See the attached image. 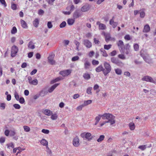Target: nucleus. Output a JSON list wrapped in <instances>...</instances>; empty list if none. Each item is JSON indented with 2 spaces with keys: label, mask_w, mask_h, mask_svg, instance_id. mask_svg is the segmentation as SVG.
Returning a JSON list of instances; mask_svg holds the SVG:
<instances>
[{
  "label": "nucleus",
  "mask_w": 156,
  "mask_h": 156,
  "mask_svg": "<svg viewBox=\"0 0 156 156\" xmlns=\"http://www.w3.org/2000/svg\"><path fill=\"white\" fill-rule=\"evenodd\" d=\"M71 70L67 69L65 70L61 71L60 72L59 74L63 76H66L69 75L71 73Z\"/></svg>",
  "instance_id": "obj_11"
},
{
  "label": "nucleus",
  "mask_w": 156,
  "mask_h": 156,
  "mask_svg": "<svg viewBox=\"0 0 156 156\" xmlns=\"http://www.w3.org/2000/svg\"><path fill=\"white\" fill-rule=\"evenodd\" d=\"M96 24L98 25V28L100 30H105L106 28L105 24L100 23L99 21L97 22Z\"/></svg>",
  "instance_id": "obj_14"
},
{
  "label": "nucleus",
  "mask_w": 156,
  "mask_h": 156,
  "mask_svg": "<svg viewBox=\"0 0 156 156\" xmlns=\"http://www.w3.org/2000/svg\"><path fill=\"white\" fill-rule=\"evenodd\" d=\"M47 93L44 90H42L41 91L40 93V95L41 96H44Z\"/></svg>",
  "instance_id": "obj_50"
},
{
  "label": "nucleus",
  "mask_w": 156,
  "mask_h": 156,
  "mask_svg": "<svg viewBox=\"0 0 156 156\" xmlns=\"http://www.w3.org/2000/svg\"><path fill=\"white\" fill-rule=\"evenodd\" d=\"M61 78H60L59 77H57V78H56L55 79L51 80V81L50 83L51 84H53L55 83L56 82L59 81V80H61Z\"/></svg>",
  "instance_id": "obj_29"
},
{
  "label": "nucleus",
  "mask_w": 156,
  "mask_h": 156,
  "mask_svg": "<svg viewBox=\"0 0 156 156\" xmlns=\"http://www.w3.org/2000/svg\"><path fill=\"white\" fill-rule=\"evenodd\" d=\"M117 44L119 48V50L120 51L122 50L123 48L125 46L123 41L121 40H119Z\"/></svg>",
  "instance_id": "obj_16"
},
{
  "label": "nucleus",
  "mask_w": 156,
  "mask_h": 156,
  "mask_svg": "<svg viewBox=\"0 0 156 156\" xmlns=\"http://www.w3.org/2000/svg\"><path fill=\"white\" fill-rule=\"evenodd\" d=\"M150 27L148 24H146L144 27L143 32L144 33H147L150 31Z\"/></svg>",
  "instance_id": "obj_19"
},
{
  "label": "nucleus",
  "mask_w": 156,
  "mask_h": 156,
  "mask_svg": "<svg viewBox=\"0 0 156 156\" xmlns=\"http://www.w3.org/2000/svg\"><path fill=\"white\" fill-rule=\"evenodd\" d=\"M118 57L122 59H125L126 58L124 56V54L123 53L122 54H119L118 55Z\"/></svg>",
  "instance_id": "obj_57"
},
{
  "label": "nucleus",
  "mask_w": 156,
  "mask_h": 156,
  "mask_svg": "<svg viewBox=\"0 0 156 156\" xmlns=\"http://www.w3.org/2000/svg\"><path fill=\"white\" fill-rule=\"evenodd\" d=\"M83 44L87 48H90L92 46L91 42L87 39H85L83 42Z\"/></svg>",
  "instance_id": "obj_10"
},
{
  "label": "nucleus",
  "mask_w": 156,
  "mask_h": 156,
  "mask_svg": "<svg viewBox=\"0 0 156 156\" xmlns=\"http://www.w3.org/2000/svg\"><path fill=\"white\" fill-rule=\"evenodd\" d=\"M81 136L83 138H85L89 141L92 140L95 137V136H92L91 134L88 132H84L81 134Z\"/></svg>",
  "instance_id": "obj_3"
},
{
  "label": "nucleus",
  "mask_w": 156,
  "mask_h": 156,
  "mask_svg": "<svg viewBox=\"0 0 156 156\" xmlns=\"http://www.w3.org/2000/svg\"><path fill=\"white\" fill-rule=\"evenodd\" d=\"M104 66L105 68L104 69L103 74L106 76L111 72V67L109 63L106 62L104 63Z\"/></svg>",
  "instance_id": "obj_2"
},
{
  "label": "nucleus",
  "mask_w": 156,
  "mask_h": 156,
  "mask_svg": "<svg viewBox=\"0 0 156 156\" xmlns=\"http://www.w3.org/2000/svg\"><path fill=\"white\" fill-rule=\"evenodd\" d=\"M38 83L37 80V79H35L30 82V84L31 85H37L38 84Z\"/></svg>",
  "instance_id": "obj_31"
},
{
  "label": "nucleus",
  "mask_w": 156,
  "mask_h": 156,
  "mask_svg": "<svg viewBox=\"0 0 156 156\" xmlns=\"http://www.w3.org/2000/svg\"><path fill=\"white\" fill-rule=\"evenodd\" d=\"M7 146V148L10 149V147L13 148H14V145L13 143H10L7 144L6 145Z\"/></svg>",
  "instance_id": "obj_46"
},
{
  "label": "nucleus",
  "mask_w": 156,
  "mask_h": 156,
  "mask_svg": "<svg viewBox=\"0 0 156 156\" xmlns=\"http://www.w3.org/2000/svg\"><path fill=\"white\" fill-rule=\"evenodd\" d=\"M59 83H55L52 85L48 90L49 93H51L54 89L59 85Z\"/></svg>",
  "instance_id": "obj_18"
},
{
  "label": "nucleus",
  "mask_w": 156,
  "mask_h": 156,
  "mask_svg": "<svg viewBox=\"0 0 156 156\" xmlns=\"http://www.w3.org/2000/svg\"><path fill=\"white\" fill-rule=\"evenodd\" d=\"M18 47L16 46H13L12 47L11 52V56L13 57H14L16 54L18 52Z\"/></svg>",
  "instance_id": "obj_8"
},
{
  "label": "nucleus",
  "mask_w": 156,
  "mask_h": 156,
  "mask_svg": "<svg viewBox=\"0 0 156 156\" xmlns=\"http://www.w3.org/2000/svg\"><path fill=\"white\" fill-rule=\"evenodd\" d=\"M85 63H84V68L85 69H89L91 66L90 62L86 58L85 60Z\"/></svg>",
  "instance_id": "obj_15"
},
{
  "label": "nucleus",
  "mask_w": 156,
  "mask_h": 156,
  "mask_svg": "<svg viewBox=\"0 0 156 156\" xmlns=\"http://www.w3.org/2000/svg\"><path fill=\"white\" fill-rule=\"evenodd\" d=\"M112 46L111 44L106 45L105 44L104 45V48L105 49L108 50L111 48Z\"/></svg>",
  "instance_id": "obj_43"
},
{
  "label": "nucleus",
  "mask_w": 156,
  "mask_h": 156,
  "mask_svg": "<svg viewBox=\"0 0 156 156\" xmlns=\"http://www.w3.org/2000/svg\"><path fill=\"white\" fill-rule=\"evenodd\" d=\"M0 2L2 4L4 5L5 7L7 6V4L6 3L5 0H0Z\"/></svg>",
  "instance_id": "obj_61"
},
{
  "label": "nucleus",
  "mask_w": 156,
  "mask_h": 156,
  "mask_svg": "<svg viewBox=\"0 0 156 156\" xmlns=\"http://www.w3.org/2000/svg\"><path fill=\"white\" fill-rule=\"evenodd\" d=\"M105 137V136L104 135H100L99 138L97 140V141L98 142H101L104 140Z\"/></svg>",
  "instance_id": "obj_34"
},
{
  "label": "nucleus",
  "mask_w": 156,
  "mask_h": 156,
  "mask_svg": "<svg viewBox=\"0 0 156 156\" xmlns=\"http://www.w3.org/2000/svg\"><path fill=\"white\" fill-rule=\"evenodd\" d=\"M82 15L81 11L79 9L76 10L73 14V17L74 19L79 18Z\"/></svg>",
  "instance_id": "obj_9"
},
{
  "label": "nucleus",
  "mask_w": 156,
  "mask_h": 156,
  "mask_svg": "<svg viewBox=\"0 0 156 156\" xmlns=\"http://www.w3.org/2000/svg\"><path fill=\"white\" fill-rule=\"evenodd\" d=\"M5 141V138L4 137H2L0 138V143H3Z\"/></svg>",
  "instance_id": "obj_62"
},
{
  "label": "nucleus",
  "mask_w": 156,
  "mask_h": 156,
  "mask_svg": "<svg viewBox=\"0 0 156 156\" xmlns=\"http://www.w3.org/2000/svg\"><path fill=\"white\" fill-rule=\"evenodd\" d=\"M20 22L22 25V27L24 28H27L28 27L26 22L23 20H21Z\"/></svg>",
  "instance_id": "obj_28"
},
{
  "label": "nucleus",
  "mask_w": 156,
  "mask_h": 156,
  "mask_svg": "<svg viewBox=\"0 0 156 156\" xmlns=\"http://www.w3.org/2000/svg\"><path fill=\"white\" fill-rule=\"evenodd\" d=\"M111 60L112 63L118 66H121L123 64L122 62L121 61L115 58L112 57L111 58Z\"/></svg>",
  "instance_id": "obj_7"
},
{
  "label": "nucleus",
  "mask_w": 156,
  "mask_h": 156,
  "mask_svg": "<svg viewBox=\"0 0 156 156\" xmlns=\"http://www.w3.org/2000/svg\"><path fill=\"white\" fill-rule=\"evenodd\" d=\"M83 77L84 79L86 80H88L90 78V75L87 73H84L83 75Z\"/></svg>",
  "instance_id": "obj_25"
},
{
  "label": "nucleus",
  "mask_w": 156,
  "mask_h": 156,
  "mask_svg": "<svg viewBox=\"0 0 156 156\" xmlns=\"http://www.w3.org/2000/svg\"><path fill=\"white\" fill-rule=\"evenodd\" d=\"M17 32V30L16 27H13L11 30V33L12 34H15Z\"/></svg>",
  "instance_id": "obj_36"
},
{
  "label": "nucleus",
  "mask_w": 156,
  "mask_h": 156,
  "mask_svg": "<svg viewBox=\"0 0 156 156\" xmlns=\"http://www.w3.org/2000/svg\"><path fill=\"white\" fill-rule=\"evenodd\" d=\"M140 17L141 18H144L145 16V12L143 11L140 12Z\"/></svg>",
  "instance_id": "obj_47"
},
{
  "label": "nucleus",
  "mask_w": 156,
  "mask_h": 156,
  "mask_svg": "<svg viewBox=\"0 0 156 156\" xmlns=\"http://www.w3.org/2000/svg\"><path fill=\"white\" fill-rule=\"evenodd\" d=\"M130 45L129 43L126 44L125 46L123 48L122 50H120V51L122 53L126 55H128L130 53Z\"/></svg>",
  "instance_id": "obj_4"
},
{
  "label": "nucleus",
  "mask_w": 156,
  "mask_h": 156,
  "mask_svg": "<svg viewBox=\"0 0 156 156\" xmlns=\"http://www.w3.org/2000/svg\"><path fill=\"white\" fill-rule=\"evenodd\" d=\"M100 51L102 53V56L104 57H107L108 56L106 51L103 48H101L100 49Z\"/></svg>",
  "instance_id": "obj_24"
},
{
  "label": "nucleus",
  "mask_w": 156,
  "mask_h": 156,
  "mask_svg": "<svg viewBox=\"0 0 156 156\" xmlns=\"http://www.w3.org/2000/svg\"><path fill=\"white\" fill-rule=\"evenodd\" d=\"M11 7L12 9L13 10H16L17 9V5L16 4H12Z\"/></svg>",
  "instance_id": "obj_52"
},
{
  "label": "nucleus",
  "mask_w": 156,
  "mask_h": 156,
  "mask_svg": "<svg viewBox=\"0 0 156 156\" xmlns=\"http://www.w3.org/2000/svg\"><path fill=\"white\" fill-rule=\"evenodd\" d=\"M140 53V55L143 58L146 56H149V55L147 54V51L143 49L141 50Z\"/></svg>",
  "instance_id": "obj_17"
},
{
  "label": "nucleus",
  "mask_w": 156,
  "mask_h": 156,
  "mask_svg": "<svg viewBox=\"0 0 156 156\" xmlns=\"http://www.w3.org/2000/svg\"><path fill=\"white\" fill-rule=\"evenodd\" d=\"M51 118L53 120H55L57 119L58 118V116L56 114H52L51 115Z\"/></svg>",
  "instance_id": "obj_42"
},
{
  "label": "nucleus",
  "mask_w": 156,
  "mask_h": 156,
  "mask_svg": "<svg viewBox=\"0 0 156 156\" xmlns=\"http://www.w3.org/2000/svg\"><path fill=\"white\" fill-rule=\"evenodd\" d=\"M13 107L16 109H19L21 108L20 106L18 104H15L13 105Z\"/></svg>",
  "instance_id": "obj_45"
},
{
  "label": "nucleus",
  "mask_w": 156,
  "mask_h": 156,
  "mask_svg": "<svg viewBox=\"0 0 156 156\" xmlns=\"http://www.w3.org/2000/svg\"><path fill=\"white\" fill-rule=\"evenodd\" d=\"M66 23L65 21H63L59 25V27L61 28L64 27L66 25Z\"/></svg>",
  "instance_id": "obj_41"
},
{
  "label": "nucleus",
  "mask_w": 156,
  "mask_h": 156,
  "mask_svg": "<svg viewBox=\"0 0 156 156\" xmlns=\"http://www.w3.org/2000/svg\"><path fill=\"white\" fill-rule=\"evenodd\" d=\"M84 106L83 104L77 107L76 108V110L78 111H81L82 110V108Z\"/></svg>",
  "instance_id": "obj_56"
},
{
  "label": "nucleus",
  "mask_w": 156,
  "mask_h": 156,
  "mask_svg": "<svg viewBox=\"0 0 156 156\" xmlns=\"http://www.w3.org/2000/svg\"><path fill=\"white\" fill-rule=\"evenodd\" d=\"M101 115H99L98 116L96 117L95 118V121L97 122H99L100 120L101 117H102V116H101Z\"/></svg>",
  "instance_id": "obj_58"
},
{
  "label": "nucleus",
  "mask_w": 156,
  "mask_h": 156,
  "mask_svg": "<svg viewBox=\"0 0 156 156\" xmlns=\"http://www.w3.org/2000/svg\"><path fill=\"white\" fill-rule=\"evenodd\" d=\"M73 144L74 146L76 147H77L79 145V139L77 136H76L73 139Z\"/></svg>",
  "instance_id": "obj_13"
},
{
  "label": "nucleus",
  "mask_w": 156,
  "mask_h": 156,
  "mask_svg": "<svg viewBox=\"0 0 156 156\" xmlns=\"http://www.w3.org/2000/svg\"><path fill=\"white\" fill-rule=\"evenodd\" d=\"M55 56V54L53 53H51L49 54L48 58V62L52 65H55V61L54 60Z\"/></svg>",
  "instance_id": "obj_5"
},
{
  "label": "nucleus",
  "mask_w": 156,
  "mask_h": 156,
  "mask_svg": "<svg viewBox=\"0 0 156 156\" xmlns=\"http://www.w3.org/2000/svg\"><path fill=\"white\" fill-rule=\"evenodd\" d=\"M124 39L126 40H130L131 39V38L129 35L127 34L124 37Z\"/></svg>",
  "instance_id": "obj_63"
},
{
  "label": "nucleus",
  "mask_w": 156,
  "mask_h": 156,
  "mask_svg": "<svg viewBox=\"0 0 156 156\" xmlns=\"http://www.w3.org/2000/svg\"><path fill=\"white\" fill-rule=\"evenodd\" d=\"M23 128L24 131L26 132H29L30 130V128L29 126H23Z\"/></svg>",
  "instance_id": "obj_38"
},
{
  "label": "nucleus",
  "mask_w": 156,
  "mask_h": 156,
  "mask_svg": "<svg viewBox=\"0 0 156 156\" xmlns=\"http://www.w3.org/2000/svg\"><path fill=\"white\" fill-rule=\"evenodd\" d=\"M111 24H110L112 26L113 28H115L117 26L118 24V23L117 22L113 21L112 22Z\"/></svg>",
  "instance_id": "obj_40"
},
{
  "label": "nucleus",
  "mask_w": 156,
  "mask_h": 156,
  "mask_svg": "<svg viewBox=\"0 0 156 156\" xmlns=\"http://www.w3.org/2000/svg\"><path fill=\"white\" fill-rule=\"evenodd\" d=\"M41 132L44 133L48 134L49 133V131L48 129H43L41 130Z\"/></svg>",
  "instance_id": "obj_55"
},
{
  "label": "nucleus",
  "mask_w": 156,
  "mask_h": 156,
  "mask_svg": "<svg viewBox=\"0 0 156 156\" xmlns=\"http://www.w3.org/2000/svg\"><path fill=\"white\" fill-rule=\"evenodd\" d=\"M19 102L21 104H23L25 102V100L23 97H20L19 100Z\"/></svg>",
  "instance_id": "obj_54"
},
{
  "label": "nucleus",
  "mask_w": 156,
  "mask_h": 156,
  "mask_svg": "<svg viewBox=\"0 0 156 156\" xmlns=\"http://www.w3.org/2000/svg\"><path fill=\"white\" fill-rule=\"evenodd\" d=\"M14 96L16 100L17 101H19L20 98L19 96L18 93L16 91H15L14 93Z\"/></svg>",
  "instance_id": "obj_48"
},
{
  "label": "nucleus",
  "mask_w": 156,
  "mask_h": 156,
  "mask_svg": "<svg viewBox=\"0 0 156 156\" xmlns=\"http://www.w3.org/2000/svg\"><path fill=\"white\" fill-rule=\"evenodd\" d=\"M104 69V68H103L102 65H101L96 68L95 71L97 72H100L101 71H102L103 73Z\"/></svg>",
  "instance_id": "obj_21"
},
{
  "label": "nucleus",
  "mask_w": 156,
  "mask_h": 156,
  "mask_svg": "<svg viewBox=\"0 0 156 156\" xmlns=\"http://www.w3.org/2000/svg\"><path fill=\"white\" fill-rule=\"evenodd\" d=\"M143 81L149 82L152 83L156 85V80L155 81L154 80L153 78L151 76H145L142 79Z\"/></svg>",
  "instance_id": "obj_6"
},
{
  "label": "nucleus",
  "mask_w": 156,
  "mask_h": 156,
  "mask_svg": "<svg viewBox=\"0 0 156 156\" xmlns=\"http://www.w3.org/2000/svg\"><path fill=\"white\" fill-rule=\"evenodd\" d=\"M92 64L93 65H98L99 63V62L98 61L95 60H93L92 62Z\"/></svg>",
  "instance_id": "obj_53"
},
{
  "label": "nucleus",
  "mask_w": 156,
  "mask_h": 156,
  "mask_svg": "<svg viewBox=\"0 0 156 156\" xmlns=\"http://www.w3.org/2000/svg\"><path fill=\"white\" fill-rule=\"evenodd\" d=\"M116 54V51L115 50H113L112 52L109 54V55L113 56H115Z\"/></svg>",
  "instance_id": "obj_51"
},
{
  "label": "nucleus",
  "mask_w": 156,
  "mask_h": 156,
  "mask_svg": "<svg viewBox=\"0 0 156 156\" xmlns=\"http://www.w3.org/2000/svg\"><path fill=\"white\" fill-rule=\"evenodd\" d=\"M79 56H76L73 57L72 58V61H75L79 60Z\"/></svg>",
  "instance_id": "obj_60"
},
{
  "label": "nucleus",
  "mask_w": 156,
  "mask_h": 156,
  "mask_svg": "<svg viewBox=\"0 0 156 156\" xmlns=\"http://www.w3.org/2000/svg\"><path fill=\"white\" fill-rule=\"evenodd\" d=\"M33 23L34 26L35 27H37L39 23V20L37 18L35 19Z\"/></svg>",
  "instance_id": "obj_27"
},
{
  "label": "nucleus",
  "mask_w": 156,
  "mask_h": 156,
  "mask_svg": "<svg viewBox=\"0 0 156 156\" xmlns=\"http://www.w3.org/2000/svg\"><path fill=\"white\" fill-rule=\"evenodd\" d=\"M92 89V88L91 87H88L87 89V93L89 94L92 95L91 90Z\"/></svg>",
  "instance_id": "obj_37"
},
{
  "label": "nucleus",
  "mask_w": 156,
  "mask_h": 156,
  "mask_svg": "<svg viewBox=\"0 0 156 156\" xmlns=\"http://www.w3.org/2000/svg\"><path fill=\"white\" fill-rule=\"evenodd\" d=\"M43 113L46 115L50 116L52 114V112L49 110L45 109L43 111Z\"/></svg>",
  "instance_id": "obj_22"
},
{
  "label": "nucleus",
  "mask_w": 156,
  "mask_h": 156,
  "mask_svg": "<svg viewBox=\"0 0 156 156\" xmlns=\"http://www.w3.org/2000/svg\"><path fill=\"white\" fill-rule=\"evenodd\" d=\"M33 42L32 41H30L28 44V47L29 48L34 49L35 48V46L33 44Z\"/></svg>",
  "instance_id": "obj_30"
},
{
  "label": "nucleus",
  "mask_w": 156,
  "mask_h": 156,
  "mask_svg": "<svg viewBox=\"0 0 156 156\" xmlns=\"http://www.w3.org/2000/svg\"><path fill=\"white\" fill-rule=\"evenodd\" d=\"M47 26L48 28H51L53 26L52 24L51 23V22L49 21L47 23Z\"/></svg>",
  "instance_id": "obj_59"
},
{
  "label": "nucleus",
  "mask_w": 156,
  "mask_h": 156,
  "mask_svg": "<svg viewBox=\"0 0 156 156\" xmlns=\"http://www.w3.org/2000/svg\"><path fill=\"white\" fill-rule=\"evenodd\" d=\"M90 8V6L88 4H86L81 8V11L82 12H86L88 11Z\"/></svg>",
  "instance_id": "obj_12"
},
{
  "label": "nucleus",
  "mask_w": 156,
  "mask_h": 156,
  "mask_svg": "<svg viewBox=\"0 0 156 156\" xmlns=\"http://www.w3.org/2000/svg\"><path fill=\"white\" fill-rule=\"evenodd\" d=\"M94 42L95 44H98L100 43V41L99 40L95 38L94 39Z\"/></svg>",
  "instance_id": "obj_64"
},
{
  "label": "nucleus",
  "mask_w": 156,
  "mask_h": 156,
  "mask_svg": "<svg viewBox=\"0 0 156 156\" xmlns=\"http://www.w3.org/2000/svg\"><path fill=\"white\" fill-rule=\"evenodd\" d=\"M67 22L69 25H72L75 22V20L73 19H68L67 20Z\"/></svg>",
  "instance_id": "obj_23"
},
{
  "label": "nucleus",
  "mask_w": 156,
  "mask_h": 156,
  "mask_svg": "<svg viewBox=\"0 0 156 156\" xmlns=\"http://www.w3.org/2000/svg\"><path fill=\"white\" fill-rule=\"evenodd\" d=\"M147 147V146L146 145H140V146L138 147V148L139 149H140L141 150L144 151L145 150V149Z\"/></svg>",
  "instance_id": "obj_49"
},
{
  "label": "nucleus",
  "mask_w": 156,
  "mask_h": 156,
  "mask_svg": "<svg viewBox=\"0 0 156 156\" xmlns=\"http://www.w3.org/2000/svg\"><path fill=\"white\" fill-rule=\"evenodd\" d=\"M91 102L92 101L91 100H88L84 101L83 104L85 107V106L91 104Z\"/></svg>",
  "instance_id": "obj_35"
},
{
  "label": "nucleus",
  "mask_w": 156,
  "mask_h": 156,
  "mask_svg": "<svg viewBox=\"0 0 156 156\" xmlns=\"http://www.w3.org/2000/svg\"><path fill=\"white\" fill-rule=\"evenodd\" d=\"M133 48L135 51H137L139 50V46L137 44H134Z\"/></svg>",
  "instance_id": "obj_39"
},
{
  "label": "nucleus",
  "mask_w": 156,
  "mask_h": 156,
  "mask_svg": "<svg viewBox=\"0 0 156 156\" xmlns=\"http://www.w3.org/2000/svg\"><path fill=\"white\" fill-rule=\"evenodd\" d=\"M129 127L130 129L131 130H133L135 127L134 124L132 122H131L129 124Z\"/></svg>",
  "instance_id": "obj_32"
},
{
  "label": "nucleus",
  "mask_w": 156,
  "mask_h": 156,
  "mask_svg": "<svg viewBox=\"0 0 156 156\" xmlns=\"http://www.w3.org/2000/svg\"><path fill=\"white\" fill-rule=\"evenodd\" d=\"M147 56H146L144 58H143L144 60L148 64H151L152 63L151 62V59L149 58H148L147 57Z\"/></svg>",
  "instance_id": "obj_26"
},
{
  "label": "nucleus",
  "mask_w": 156,
  "mask_h": 156,
  "mask_svg": "<svg viewBox=\"0 0 156 156\" xmlns=\"http://www.w3.org/2000/svg\"><path fill=\"white\" fill-rule=\"evenodd\" d=\"M115 71L116 73L118 75H121L122 74V71L121 69H115Z\"/></svg>",
  "instance_id": "obj_44"
},
{
  "label": "nucleus",
  "mask_w": 156,
  "mask_h": 156,
  "mask_svg": "<svg viewBox=\"0 0 156 156\" xmlns=\"http://www.w3.org/2000/svg\"><path fill=\"white\" fill-rule=\"evenodd\" d=\"M102 119H107L108 122H110L111 125H112L115 122V116L112 114L110 113H105L101 115Z\"/></svg>",
  "instance_id": "obj_1"
},
{
  "label": "nucleus",
  "mask_w": 156,
  "mask_h": 156,
  "mask_svg": "<svg viewBox=\"0 0 156 156\" xmlns=\"http://www.w3.org/2000/svg\"><path fill=\"white\" fill-rule=\"evenodd\" d=\"M41 143L43 146H44L48 145V142L45 139H43L40 141Z\"/></svg>",
  "instance_id": "obj_33"
},
{
  "label": "nucleus",
  "mask_w": 156,
  "mask_h": 156,
  "mask_svg": "<svg viewBox=\"0 0 156 156\" xmlns=\"http://www.w3.org/2000/svg\"><path fill=\"white\" fill-rule=\"evenodd\" d=\"M103 33L105 37L106 41L108 42L110 41L111 38L110 34H106L105 32H104Z\"/></svg>",
  "instance_id": "obj_20"
}]
</instances>
